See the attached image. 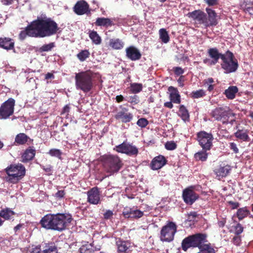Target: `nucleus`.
I'll return each instance as SVG.
<instances>
[{
    "label": "nucleus",
    "instance_id": "obj_23",
    "mask_svg": "<svg viewBox=\"0 0 253 253\" xmlns=\"http://www.w3.org/2000/svg\"><path fill=\"white\" fill-rule=\"evenodd\" d=\"M126 57L132 61L139 60L141 54L139 50L133 46H130L126 49Z\"/></svg>",
    "mask_w": 253,
    "mask_h": 253
},
{
    "label": "nucleus",
    "instance_id": "obj_8",
    "mask_svg": "<svg viewBox=\"0 0 253 253\" xmlns=\"http://www.w3.org/2000/svg\"><path fill=\"white\" fill-rule=\"evenodd\" d=\"M177 231V226L172 221L169 222L164 226L160 233V238L161 241L170 242L174 239L175 233Z\"/></svg>",
    "mask_w": 253,
    "mask_h": 253
},
{
    "label": "nucleus",
    "instance_id": "obj_24",
    "mask_svg": "<svg viewBox=\"0 0 253 253\" xmlns=\"http://www.w3.org/2000/svg\"><path fill=\"white\" fill-rule=\"evenodd\" d=\"M128 109L126 108H124L122 111L118 112L115 115V118L117 120H119L122 122L127 123L130 122L132 118L133 115L128 112Z\"/></svg>",
    "mask_w": 253,
    "mask_h": 253
},
{
    "label": "nucleus",
    "instance_id": "obj_19",
    "mask_svg": "<svg viewBox=\"0 0 253 253\" xmlns=\"http://www.w3.org/2000/svg\"><path fill=\"white\" fill-rule=\"evenodd\" d=\"M206 11L208 14V15L206 14L205 20L206 28L216 26L218 24V21L217 19V14L215 11L208 7L206 8Z\"/></svg>",
    "mask_w": 253,
    "mask_h": 253
},
{
    "label": "nucleus",
    "instance_id": "obj_4",
    "mask_svg": "<svg viewBox=\"0 0 253 253\" xmlns=\"http://www.w3.org/2000/svg\"><path fill=\"white\" fill-rule=\"evenodd\" d=\"M75 80L77 89L88 92L93 87V73L89 70L76 73Z\"/></svg>",
    "mask_w": 253,
    "mask_h": 253
},
{
    "label": "nucleus",
    "instance_id": "obj_43",
    "mask_svg": "<svg viewBox=\"0 0 253 253\" xmlns=\"http://www.w3.org/2000/svg\"><path fill=\"white\" fill-rule=\"evenodd\" d=\"M179 111L181 114V117L183 120L185 121L189 119L188 111L184 105H181L180 106Z\"/></svg>",
    "mask_w": 253,
    "mask_h": 253
},
{
    "label": "nucleus",
    "instance_id": "obj_52",
    "mask_svg": "<svg viewBox=\"0 0 253 253\" xmlns=\"http://www.w3.org/2000/svg\"><path fill=\"white\" fill-rule=\"evenodd\" d=\"M235 234L236 235H240L244 230V227L240 223H238L235 226Z\"/></svg>",
    "mask_w": 253,
    "mask_h": 253
},
{
    "label": "nucleus",
    "instance_id": "obj_35",
    "mask_svg": "<svg viewBox=\"0 0 253 253\" xmlns=\"http://www.w3.org/2000/svg\"><path fill=\"white\" fill-rule=\"evenodd\" d=\"M208 150L202 149V150L196 153L194 155V158L197 161L205 162L207 160L208 153Z\"/></svg>",
    "mask_w": 253,
    "mask_h": 253
},
{
    "label": "nucleus",
    "instance_id": "obj_17",
    "mask_svg": "<svg viewBox=\"0 0 253 253\" xmlns=\"http://www.w3.org/2000/svg\"><path fill=\"white\" fill-rule=\"evenodd\" d=\"M187 15L189 18H192L195 23L198 24H203L206 28V13L204 11L200 9L195 10L189 12Z\"/></svg>",
    "mask_w": 253,
    "mask_h": 253
},
{
    "label": "nucleus",
    "instance_id": "obj_39",
    "mask_svg": "<svg viewBox=\"0 0 253 253\" xmlns=\"http://www.w3.org/2000/svg\"><path fill=\"white\" fill-rule=\"evenodd\" d=\"M250 214V211L247 207L240 208L237 211V216L241 220Z\"/></svg>",
    "mask_w": 253,
    "mask_h": 253
},
{
    "label": "nucleus",
    "instance_id": "obj_46",
    "mask_svg": "<svg viewBox=\"0 0 253 253\" xmlns=\"http://www.w3.org/2000/svg\"><path fill=\"white\" fill-rule=\"evenodd\" d=\"M48 154L52 157H56L59 159L61 158V156L62 155V152L59 149H51L49 152Z\"/></svg>",
    "mask_w": 253,
    "mask_h": 253
},
{
    "label": "nucleus",
    "instance_id": "obj_20",
    "mask_svg": "<svg viewBox=\"0 0 253 253\" xmlns=\"http://www.w3.org/2000/svg\"><path fill=\"white\" fill-rule=\"evenodd\" d=\"M231 170L230 166L222 163L214 169L213 171L216 177L220 179L227 176L230 172Z\"/></svg>",
    "mask_w": 253,
    "mask_h": 253
},
{
    "label": "nucleus",
    "instance_id": "obj_36",
    "mask_svg": "<svg viewBox=\"0 0 253 253\" xmlns=\"http://www.w3.org/2000/svg\"><path fill=\"white\" fill-rule=\"evenodd\" d=\"M42 253H58L57 248L54 243L45 244Z\"/></svg>",
    "mask_w": 253,
    "mask_h": 253
},
{
    "label": "nucleus",
    "instance_id": "obj_27",
    "mask_svg": "<svg viewBox=\"0 0 253 253\" xmlns=\"http://www.w3.org/2000/svg\"><path fill=\"white\" fill-rule=\"evenodd\" d=\"M168 91L169 92V99L174 103L180 104L181 102L180 95L176 87L170 86L168 87Z\"/></svg>",
    "mask_w": 253,
    "mask_h": 253
},
{
    "label": "nucleus",
    "instance_id": "obj_25",
    "mask_svg": "<svg viewBox=\"0 0 253 253\" xmlns=\"http://www.w3.org/2000/svg\"><path fill=\"white\" fill-rule=\"evenodd\" d=\"M116 245L118 253H128L130 247V243L129 241L118 238L116 240Z\"/></svg>",
    "mask_w": 253,
    "mask_h": 253
},
{
    "label": "nucleus",
    "instance_id": "obj_12",
    "mask_svg": "<svg viewBox=\"0 0 253 253\" xmlns=\"http://www.w3.org/2000/svg\"><path fill=\"white\" fill-rule=\"evenodd\" d=\"M15 101L12 98H9L3 102L0 107V118L6 119L11 116L14 112Z\"/></svg>",
    "mask_w": 253,
    "mask_h": 253
},
{
    "label": "nucleus",
    "instance_id": "obj_64",
    "mask_svg": "<svg viewBox=\"0 0 253 253\" xmlns=\"http://www.w3.org/2000/svg\"><path fill=\"white\" fill-rule=\"evenodd\" d=\"M172 103L173 102H171V101H169V102H165L164 103V106L165 107H167V108H169V109H171L173 107Z\"/></svg>",
    "mask_w": 253,
    "mask_h": 253
},
{
    "label": "nucleus",
    "instance_id": "obj_57",
    "mask_svg": "<svg viewBox=\"0 0 253 253\" xmlns=\"http://www.w3.org/2000/svg\"><path fill=\"white\" fill-rule=\"evenodd\" d=\"M173 71L174 74L177 76L182 75L184 73L183 70L179 67H176L173 68Z\"/></svg>",
    "mask_w": 253,
    "mask_h": 253
},
{
    "label": "nucleus",
    "instance_id": "obj_29",
    "mask_svg": "<svg viewBox=\"0 0 253 253\" xmlns=\"http://www.w3.org/2000/svg\"><path fill=\"white\" fill-rule=\"evenodd\" d=\"M249 130L246 129H238L234 135L236 138L244 142H249L251 138L249 135Z\"/></svg>",
    "mask_w": 253,
    "mask_h": 253
},
{
    "label": "nucleus",
    "instance_id": "obj_41",
    "mask_svg": "<svg viewBox=\"0 0 253 253\" xmlns=\"http://www.w3.org/2000/svg\"><path fill=\"white\" fill-rule=\"evenodd\" d=\"M89 56L90 52L87 49L82 50L77 55V58L81 62L84 61Z\"/></svg>",
    "mask_w": 253,
    "mask_h": 253
},
{
    "label": "nucleus",
    "instance_id": "obj_49",
    "mask_svg": "<svg viewBox=\"0 0 253 253\" xmlns=\"http://www.w3.org/2000/svg\"><path fill=\"white\" fill-rule=\"evenodd\" d=\"M149 124L148 121L144 118L138 120L136 124L141 127H145Z\"/></svg>",
    "mask_w": 253,
    "mask_h": 253
},
{
    "label": "nucleus",
    "instance_id": "obj_37",
    "mask_svg": "<svg viewBox=\"0 0 253 253\" xmlns=\"http://www.w3.org/2000/svg\"><path fill=\"white\" fill-rule=\"evenodd\" d=\"M89 37L92 40V42L95 44H99L101 42V37L96 31H89Z\"/></svg>",
    "mask_w": 253,
    "mask_h": 253
},
{
    "label": "nucleus",
    "instance_id": "obj_63",
    "mask_svg": "<svg viewBox=\"0 0 253 253\" xmlns=\"http://www.w3.org/2000/svg\"><path fill=\"white\" fill-rule=\"evenodd\" d=\"M124 100L125 98L122 95H119L116 97V100L117 103H121Z\"/></svg>",
    "mask_w": 253,
    "mask_h": 253
},
{
    "label": "nucleus",
    "instance_id": "obj_45",
    "mask_svg": "<svg viewBox=\"0 0 253 253\" xmlns=\"http://www.w3.org/2000/svg\"><path fill=\"white\" fill-rule=\"evenodd\" d=\"M54 46V42H50L48 44H44L39 48V51L40 52L49 51L52 50Z\"/></svg>",
    "mask_w": 253,
    "mask_h": 253
},
{
    "label": "nucleus",
    "instance_id": "obj_1",
    "mask_svg": "<svg viewBox=\"0 0 253 253\" xmlns=\"http://www.w3.org/2000/svg\"><path fill=\"white\" fill-rule=\"evenodd\" d=\"M72 220V216L70 214L48 213L42 218L40 224L42 227L46 230L62 232L67 228Z\"/></svg>",
    "mask_w": 253,
    "mask_h": 253
},
{
    "label": "nucleus",
    "instance_id": "obj_32",
    "mask_svg": "<svg viewBox=\"0 0 253 253\" xmlns=\"http://www.w3.org/2000/svg\"><path fill=\"white\" fill-rule=\"evenodd\" d=\"M95 24L98 26H104L108 27L114 25L113 21L108 18L100 17L96 19Z\"/></svg>",
    "mask_w": 253,
    "mask_h": 253
},
{
    "label": "nucleus",
    "instance_id": "obj_2",
    "mask_svg": "<svg viewBox=\"0 0 253 253\" xmlns=\"http://www.w3.org/2000/svg\"><path fill=\"white\" fill-rule=\"evenodd\" d=\"M207 235L204 233H196L185 238L181 243V248L186 252L190 248H198L200 251L197 253H216V251L210 243H207Z\"/></svg>",
    "mask_w": 253,
    "mask_h": 253
},
{
    "label": "nucleus",
    "instance_id": "obj_47",
    "mask_svg": "<svg viewBox=\"0 0 253 253\" xmlns=\"http://www.w3.org/2000/svg\"><path fill=\"white\" fill-rule=\"evenodd\" d=\"M177 147V144L173 141H168L165 144V148L168 150H173Z\"/></svg>",
    "mask_w": 253,
    "mask_h": 253
},
{
    "label": "nucleus",
    "instance_id": "obj_18",
    "mask_svg": "<svg viewBox=\"0 0 253 253\" xmlns=\"http://www.w3.org/2000/svg\"><path fill=\"white\" fill-rule=\"evenodd\" d=\"M27 36L31 37L38 38V35L36 30L35 26L34 24V21H32L25 29L20 32L19 35V39L23 41L26 38Z\"/></svg>",
    "mask_w": 253,
    "mask_h": 253
},
{
    "label": "nucleus",
    "instance_id": "obj_60",
    "mask_svg": "<svg viewBox=\"0 0 253 253\" xmlns=\"http://www.w3.org/2000/svg\"><path fill=\"white\" fill-rule=\"evenodd\" d=\"M214 83V80L212 78H209L208 79L204 80L203 81V83L205 85H208L210 84H212Z\"/></svg>",
    "mask_w": 253,
    "mask_h": 253
},
{
    "label": "nucleus",
    "instance_id": "obj_53",
    "mask_svg": "<svg viewBox=\"0 0 253 253\" xmlns=\"http://www.w3.org/2000/svg\"><path fill=\"white\" fill-rule=\"evenodd\" d=\"M229 147L230 149L232 150L233 152L235 154H237L239 152L237 144L234 142H230L229 143Z\"/></svg>",
    "mask_w": 253,
    "mask_h": 253
},
{
    "label": "nucleus",
    "instance_id": "obj_31",
    "mask_svg": "<svg viewBox=\"0 0 253 253\" xmlns=\"http://www.w3.org/2000/svg\"><path fill=\"white\" fill-rule=\"evenodd\" d=\"M29 139L31 140L25 133H20L16 135L14 143L16 145H22L25 144Z\"/></svg>",
    "mask_w": 253,
    "mask_h": 253
},
{
    "label": "nucleus",
    "instance_id": "obj_51",
    "mask_svg": "<svg viewBox=\"0 0 253 253\" xmlns=\"http://www.w3.org/2000/svg\"><path fill=\"white\" fill-rule=\"evenodd\" d=\"M41 168L44 170V171L47 173V175H50L52 174L53 167L50 165H47L46 166L43 165H40Z\"/></svg>",
    "mask_w": 253,
    "mask_h": 253
},
{
    "label": "nucleus",
    "instance_id": "obj_50",
    "mask_svg": "<svg viewBox=\"0 0 253 253\" xmlns=\"http://www.w3.org/2000/svg\"><path fill=\"white\" fill-rule=\"evenodd\" d=\"M27 253H42V250L40 246H32L27 251Z\"/></svg>",
    "mask_w": 253,
    "mask_h": 253
},
{
    "label": "nucleus",
    "instance_id": "obj_6",
    "mask_svg": "<svg viewBox=\"0 0 253 253\" xmlns=\"http://www.w3.org/2000/svg\"><path fill=\"white\" fill-rule=\"evenodd\" d=\"M5 171L7 174V181L16 184L25 175L26 169L22 164L18 163L9 165L5 169Z\"/></svg>",
    "mask_w": 253,
    "mask_h": 253
},
{
    "label": "nucleus",
    "instance_id": "obj_15",
    "mask_svg": "<svg viewBox=\"0 0 253 253\" xmlns=\"http://www.w3.org/2000/svg\"><path fill=\"white\" fill-rule=\"evenodd\" d=\"M182 198L186 204L191 205L199 198V195L194 191L193 187L191 186L183 190Z\"/></svg>",
    "mask_w": 253,
    "mask_h": 253
},
{
    "label": "nucleus",
    "instance_id": "obj_33",
    "mask_svg": "<svg viewBox=\"0 0 253 253\" xmlns=\"http://www.w3.org/2000/svg\"><path fill=\"white\" fill-rule=\"evenodd\" d=\"M109 45L114 49L119 50L123 48L124 43L119 39H111L110 40Z\"/></svg>",
    "mask_w": 253,
    "mask_h": 253
},
{
    "label": "nucleus",
    "instance_id": "obj_21",
    "mask_svg": "<svg viewBox=\"0 0 253 253\" xmlns=\"http://www.w3.org/2000/svg\"><path fill=\"white\" fill-rule=\"evenodd\" d=\"M167 162L164 156L159 155L152 159L150 167L152 170H158L166 165Z\"/></svg>",
    "mask_w": 253,
    "mask_h": 253
},
{
    "label": "nucleus",
    "instance_id": "obj_3",
    "mask_svg": "<svg viewBox=\"0 0 253 253\" xmlns=\"http://www.w3.org/2000/svg\"><path fill=\"white\" fill-rule=\"evenodd\" d=\"M34 24L38 37L44 38L56 34L60 30L57 23L50 18H38Z\"/></svg>",
    "mask_w": 253,
    "mask_h": 253
},
{
    "label": "nucleus",
    "instance_id": "obj_38",
    "mask_svg": "<svg viewBox=\"0 0 253 253\" xmlns=\"http://www.w3.org/2000/svg\"><path fill=\"white\" fill-rule=\"evenodd\" d=\"M159 33L160 39L163 42L167 43L169 41V36L166 29L164 28L160 29Z\"/></svg>",
    "mask_w": 253,
    "mask_h": 253
},
{
    "label": "nucleus",
    "instance_id": "obj_34",
    "mask_svg": "<svg viewBox=\"0 0 253 253\" xmlns=\"http://www.w3.org/2000/svg\"><path fill=\"white\" fill-rule=\"evenodd\" d=\"M238 91V88L237 86H230L225 90L224 93L228 99H233Z\"/></svg>",
    "mask_w": 253,
    "mask_h": 253
},
{
    "label": "nucleus",
    "instance_id": "obj_26",
    "mask_svg": "<svg viewBox=\"0 0 253 253\" xmlns=\"http://www.w3.org/2000/svg\"><path fill=\"white\" fill-rule=\"evenodd\" d=\"M15 42L13 39L7 37L0 38V47L6 50L14 49Z\"/></svg>",
    "mask_w": 253,
    "mask_h": 253
},
{
    "label": "nucleus",
    "instance_id": "obj_10",
    "mask_svg": "<svg viewBox=\"0 0 253 253\" xmlns=\"http://www.w3.org/2000/svg\"><path fill=\"white\" fill-rule=\"evenodd\" d=\"M114 150L118 153L125 154L131 157H136L138 154V149L137 147L131 143H127L126 141L116 146Z\"/></svg>",
    "mask_w": 253,
    "mask_h": 253
},
{
    "label": "nucleus",
    "instance_id": "obj_13",
    "mask_svg": "<svg viewBox=\"0 0 253 253\" xmlns=\"http://www.w3.org/2000/svg\"><path fill=\"white\" fill-rule=\"evenodd\" d=\"M207 53L209 56L211 58L212 60L210 61L208 59H204V63L206 64L209 62L210 65H215L218 62L219 59L222 60L225 55H226V52L224 54L220 53L218 49L216 47L209 48L207 51Z\"/></svg>",
    "mask_w": 253,
    "mask_h": 253
},
{
    "label": "nucleus",
    "instance_id": "obj_58",
    "mask_svg": "<svg viewBox=\"0 0 253 253\" xmlns=\"http://www.w3.org/2000/svg\"><path fill=\"white\" fill-rule=\"evenodd\" d=\"M209 6H214L218 4V0H204Z\"/></svg>",
    "mask_w": 253,
    "mask_h": 253
},
{
    "label": "nucleus",
    "instance_id": "obj_40",
    "mask_svg": "<svg viewBox=\"0 0 253 253\" xmlns=\"http://www.w3.org/2000/svg\"><path fill=\"white\" fill-rule=\"evenodd\" d=\"M93 246V243L89 245H83L79 249L80 253H94V250L92 248Z\"/></svg>",
    "mask_w": 253,
    "mask_h": 253
},
{
    "label": "nucleus",
    "instance_id": "obj_44",
    "mask_svg": "<svg viewBox=\"0 0 253 253\" xmlns=\"http://www.w3.org/2000/svg\"><path fill=\"white\" fill-rule=\"evenodd\" d=\"M190 95L191 98L197 99L205 96L206 95V92L203 89H199L192 91Z\"/></svg>",
    "mask_w": 253,
    "mask_h": 253
},
{
    "label": "nucleus",
    "instance_id": "obj_9",
    "mask_svg": "<svg viewBox=\"0 0 253 253\" xmlns=\"http://www.w3.org/2000/svg\"><path fill=\"white\" fill-rule=\"evenodd\" d=\"M211 116L217 121L222 122L223 124H228V119L230 117H235V114L233 113L229 109H226L224 107H218L213 110L211 113Z\"/></svg>",
    "mask_w": 253,
    "mask_h": 253
},
{
    "label": "nucleus",
    "instance_id": "obj_14",
    "mask_svg": "<svg viewBox=\"0 0 253 253\" xmlns=\"http://www.w3.org/2000/svg\"><path fill=\"white\" fill-rule=\"evenodd\" d=\"M73 9L78 15H88L91 11L89 5L84 0H78L74 6Z\"/></svg>",
    "mask_w": 253,
    "mask_h": 253
},
{
    "label": "nucleus",
    "instance_id": "obj_22",
    "mask_svg": "<svg viewBox=\"0 0 253 253\" xmlns=\"http://www.w3.org/2000/svg\"><path fill=\"white\" fill-rule=\"evenodd\" d=\"M122 214L125 218H139L143 216V212L138 210H134L132 208H124Z\"/></svg>",
    "mask_w": 253,
    "mask_h": 253
},
{
    "label": "nucleus",
    "instance_id": "obj_55",
    "mask_svg": "<svg viewBox=\"0 0 253 253\" xmlns=\"http://www.w3.org/2000/svg\"><path fill=\"white\" fill-rule=\"evenodd\" d=\"M232 241L234 245L236 246H239L241 242V238L240 236L236 235L234 236L233 238Z\"/></svg>",
    "mask_w": 253,
    "mask_h": 253
},
{
    "label": "nucleus",
    "instance_id": "obj_7",
    "mask_svg": "<svg viewBox=\"0 0 253 253\" xmlns=\"http://www.w3.org/2000/svg\"><path fill=\"white\" fill-rule=\"evenodd\" d=\"M239 65L233 53L227 50L223 58L222 59L221 67L226 74L235 72L237 71Z\"/></svg>",
    "mask_w": 253,
    "mask_h": 253
},
{
    "label": "nucleus",
    "instance_id": "obj_42",
    "mask_svg": "<svg viewBox=\"0 0 253 253\" xmlns=\"http://www.w3.org/2000/svg\"><path fill=\"white\" fill-rule=\"evenodd\" d=\"M143 88L142 84L139 83L130 84V90L131 93L136 94L142 91Z\"/></svg>",
    "mask_w": 253,
    "mask_h": 253
},
{
    "label": "nucleus",
    "instance_id": "obj_61",
    "mask_svg": "<svg viewBox=\"0 0 253 253\" xmlns=\"http://www.w3.org/2000/svg\"><path fill=\"white\" fill-rule=\"evenodd\" d=\"M228 204L231 206L232 209H236L239 207V203L238 202H234L232 201L228 202Z\"/></svg>",
    "mask_w": 253,
    "mask_h": 253
},
{
    "label": "nucleus",
    "instance_id": "obj_48",
    "mask_svg": "<svg viewBox=\"0 0 253 253\" xmlns=\"http://www.w3.org/2000/svg\"><path fill=\"white\" fill-rule=\"evenodd\" d=\"M127 101L132 105H136L139 102L140 100L139 97L137 95H133L130 96Z\"/></svg>",
    "mask_w": 253,
    "mask_h": 253
},
{
    "label": "nucleus",
    "instance_id": "obj_5",
    "mask_svg": "<svg viewBox=\"0 0 253 253\" xmlns=\"http://www.w3.org/2000/svg\"><path fill=\"white\" fill-rule=\"evenodd\" d=\"M102 161L105 171L111 175L118 172L123 166L121 158L117 155H105Z\"/></svg>",
    "mask_w": 253,
    "mask_h": 253
},
{
    "label": "nucleus",
    "instance_id": "obj_30",
    "mask_svg": "<svg viewBox=\"0 0 253 253\" xmlns=\"http://www.w3.org/2000/svg\"><path fill=\"white\" fill-rule=\"evenodd\" d=\"M15 214V212L9 208H5L0 211V216L6 220L12 219Z\"/></svg>",
    "mask_w": 253,
    "mask_h": 253
},
{
    "label": "nucleus",
    "instance_id": "obj_56",
    "mask_svg": "<svg viewBox=\"0 0 253 253\" xmlns=\"http://www.w3.org/2000/svg\"><path fill=\"white\" fill-rule=\"evenodd\" d=\"M113 215V212L111 210H107L103 214L104 218L106 220L110 219L112 217Z\"/></svg>",
    "mask_w": 253,
    "mask_h": 253
},
{
    "label": "nucleus",
    "instance_id": "obj_28",
    "mask_svg": "<svg viewBox=\"0 0 253 253\" xmlns=\"http://www.w3.org/2000/svg\"><path fill=\"white\" fill-rule=\"evenodd\" d=\"M36 155V150L33 147H29L21 156V162L26 163L33 159Z\"/></svg>",
    "mask_w": 253,
    "mask_h": 253
},
{
    "label": "nucleus",
    "instance_id": "obj_59",
    "mask_svg": "<svg viewBox=\"0 0 253 253\" xmlns=\"http://www.w3.org/2000/svg\"><path fill=\"white\" fill-rule=\"evenodd\" d=\"M65 192L64 190H59L55 194V196L58 198H62L64 197Z\"/></svg>",
    "mask_w": 253,
    "mask_h": 253
},
{
    "label": "nucleus",
    "instance_id": "obj_54",
    "mask_svg": "<svg viewBox=\"0 0 253 253\" xmlns=\"http://www.w3.org/2000/svg\"><path fill=\"white\" fill-rule=\"evenodd\" d=\"M198 214L196 211L191 212L188 214L187 220L189 221H194Z\"/></svg>",
    "mask_w": 253,
    "mask_h": 253
},
{
    "label": "nucleus",
    "instance_id": "obj_16",
    "mask_svg": "<svg viewBox=\"0 0 253 253\" xmlns=\"http://www.w3.org/2000/svg\"><path fill=\"white\" fill-rule=\"evenodd\" d=\"M87 201L90 204L98 205L101 203L100 193L97 187H94L87 192Z\"/></svg>",
    "mask_w": 253,
    "mask_h": 253
},
{
    "label": "nucleus",
    "instance_id": "obj_11",
    "mask_svg": "<svg viewBox=\"0 0 253 253\" xmlns=\"http://www.w3.org/2000/svg\"><path fill=\"white\" fill-rule=\"evenodd\" d=\"M213 135L205 131H201L197 133V140L202 149L210 150L212 146Z\"/></svg>",
    "mask_w": 253,
    "mask_h": 253
},
{
    "label": "nucleus",
    "instance_id": "obj_62",
    "mask_svg": "<svg viewBox=\"0 0 253 253\" xmlns=\"http://www.w3.org/2000/svg\"><path fill=\"white\" fill-rule=\"evenodd\" d=\"M184 76H181L177 80V82L179 86L182 87L184 86Z\"/></svg>",
    "mask_w": 253,
    "mask_h": 253
}]
</instances>
